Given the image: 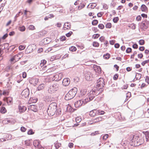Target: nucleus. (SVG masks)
<instances>
[{
    "mask_svg": "<svg viewBox=\"0 0 149 149\" xmlns=\"http://www.w3.org/2000/svg\"><path fill=\"white\" fill-rule=\"evenodd\" d=\"M57 108V105L56 103L53 102L50 104L47 111L48 114L50 116L54 115L56 112Z\"/></svg>",
    "mask_w": 149,
    "mask_h": 149,
    "instance_id": "f257e3e1",
    "label": "nucleus"
},
{
    "mask_svg": "<svg viewBox=\"0 0 149 149\" xmlns=\"http://www.w3.org/2000/svg\"><path fill=\"white\" fill-rule=\"evenodd\" d=\"M77 91V88L76 87H74L71 89L66 95L65 99L66 100H68L73 98L75 96Z\"/></svg>",
    "mask_w": 149,
    "mask_h": 149,
    "instance_id": "f03ea898",
    "label": "nucleus"
},
{
    "mask_svg": "<svg viewBox=\"0 0 149 149\" xmlns=\"http://www.w3.org/2000/svg\"><path fill=\"white\" fill-rule=\"evenodd\" d=\"M98 92L97 89H95V88L93 89L90 92L88 97L85 99V103H86L93 100L95 96L99 94L98 93Z\"/></svg>",
    "mask_w": 149,
    "mask_h": 149,
    "instance_id": "7ed1b4c3",
    "label": "nucleus"
},
{
    "mask_svg": "<svg viewBox=\"0 0 149 149\" xmlns=\"http://www.w3.org/2000/svg\"><path fill=\"white\" fill-rule=\"evenodd\" d=\"M104 79L103 78H100L97 80L96 87L95 88L97 91H102L104 89L105 85Z\"/></svg>",
    "mask_w": 149,
    "mask_h": 149,
    "instance_id": "20e7f679",
    "label": "nucleus"
},
{
    "mask_svg": "<svg viewBox=\"0 0 149 149\" xmlns=\"http://www.w3.org/2000/svg\"><path fill=\"white\" fill-rule=\"evenodd\" d=\"M59 88V85L57 83L54 84L49 88L48 90V91L50 93H54L58 90Z\"/></svg>",
    "mask_w": 149,
    "mask_h": 149,
    "instance_id": "39448f33",
    "label": "nucleus"
},
{
    "mask_svg": "<svg viewBox=\"0 0 149 149\" xmlns=\"http://www.w3.org/2000/svg\"><path fill=\"white\" fill-rule=\"evenodd\" d=\"M134 137V136L133 138ZM134 138L135 139H136V140H135L136 142V144L137 145V146L141 145L144 141V139L141 136L139 137L138 136H134Z\"/></svg>",
    "mask_w": 149,
    "mask_h": 149,
    "instance_id": "423d86ee",
    "label": "nucleus"
},
{
    "mask_svg": "<svg viewBox=\"0 0 149 149\" xmlns=\"http://www.w3.org/2000/svg\"><path fill=\"white\" fill-rule=\"evenodd\" d=\"M29 90L28 88H26L23 91L21 95L23 97L27 98L29 97Z\"/></svg>",
    "mask_w": 149,
    "mask_h": 149,
    "instance_id": "0eeeda50",
    "label": "nucleus"
},
{
    "mask_svg": "<svg viewBox=\"0 0 149 149\" xmlns=\"http://www.w3.org/2000/svg\"><path fill=\"white\" fill-rule=\"evenodd\" d=\"M38 81V79L36 78H32L29 79V82L31 84L35 86L37 85Z\"/></svg>",
    "mask_w": 149,
    "mask_h": 149,
    "instance_id": "6e6552de",
    "label": "nucleus"
},
{
    "mask_svg": "<svg viewBox=\"0 0 149 149\" xmlns=\"http://www.w3.org/2000/svg\"><path fill=\"white\" fill-rule=\"evenodd\" d=\"M138 136L137 135H134L133 134H131L130 136V140L131 142V143H133L131 144L133 146V145L134 146H137V145L136 144V142H135V138L133 137V136L134 137V136ZM136 139H135V140H136Z\"/></svg>",
    "mask_w": 149,
    "mask_h": 149,
    "instance_id": "1a4fd4ad",
    "label": "nucleus"
},
{
    "mask_svg": "<svg viewBox=\"0 0 149 149\" xmlns=\"http://www.w3.org/2000/svg\"><path fill=\"white\" fill-rule=\"evenodd\" d=\"M84 103V100H78L75 102L74 106L76 108L80 107Z\"/></svg>",
    "mask_w": 149,
    "mask_h": 149,
    "instance_id": "9d476101",
    "label": "nucleus"
},
{
    "mask_svg": "<svg viewBox=\"0 0 149 149\" xmlns=\"http://www.w3.org/2000/svg\"><path fill=\"white\" fill-rule=\"evenodd\" d=\"M85 78L86 80L89 81L91 80L93 77L91 73L90 72H86L85 74Z\"/></svg>",
    "mask_w": 149,
    "mask_h": 149,
    "instance_id": "9b49d317",
    "label": "nucleus"
},
{
    "mask_svg": "<svg viewBox=\"0 0 149 149\" xmlns=\"http://www.w3.org/2000/svg\"><path fill=\"white\" fill-rule=\"evenodd\" d=\"M70 83V80L68 78H65L63 79L62 82L63 85L65 86H68L69 84Z\"/></svg>",
    "mask_w": 149,
    "mask_h": 149,
    "instance_id": "f8f14e48",
    "label": "nucleus"
},
{
    "mask_svg": "<svg viewBox=\"0 0 149 149\" xmlns=\"http://www.w3.org/2000/svg\"><path fill=\"white\" fill-rule=\"evenodd\" d=\"M93 69L98 74L101 73V70L99 66L96 65H94L93 66Z\"/></svg>",
    "mask_w": 149,
    "mask_h": 149,
    "instance_id": "ddd939ff",
    "label": "nucleus"
},
{
    "mask_svg": "<svg viewBox=\"0 0 149 149\" xmlns=\"http://www.w3.org/2000/svg\"><path fill=\"white\" fill-rule=\"evenodd\" d=\"M28 109L34 112H36L37 111L36 106L34 105H31L29 106Z\"/></svg>",
    "mask_w": 149,
    "mask_h": 149,
    "instance_id": "4468645a",
    "label": "nucleus"
},
{
    "mask_svg": "<svg viewBox=\"0 0 149 149\" xmlns=\"http://www.w3.org/2000/svg\"><path fill=\"white\" fill-rule=\"evenodd\" d=\"M47 33V32L45 30H43L40 32L38 33V36L39 37H41L45 35Z\"/></svg>",
    "mask_w": 149,
    "mask_h": 149,
    "instance_id": "2eb2a0df",
    "label": "nucleus"
},
{
    "mask_svg": "<svg viewBox=\"0 0 149 149\" xmlns=\"http://www.w3.org/2000/svg\"><path fill=\"white\" fill-rule=\"evenodd\" d=\"M103 118L101 117H99L93 120V122L94 123H97L102 121Z\"/></svg>",
    "mask_w": 149,
    "mask_h": 149,
    "instance_id": "dca6fc26",
    "label": "nucleus"
},
{
    "mask_svg": "<svg viewBox=\"0 0 149 149\" xmlns=\"http://www.w3.org/2000/svg\"><path fill=\"white\" fill-rule=\"evenodd\" d=\"M19 111L20 113L24 112L26 110V108L24 106H19Z\"/></svg>",
    "mask_w": 149,
    "mask_h": 149,
    "instance_id": "f3484780",
    "label": "nucleus"
},
{
    "mask_svg": "<svg viewBox=\"0 0 149 149\" xmlns=\"http://www.w3.org/2000/svg\"><path fill=\"white\" fill-rule=\"evenodd\" d=\"M141 27L142 29L145 30L148 28V26L145 23H142Z\"/></svg>",
    "mask_w": 149,
    "mask_h": 149,
    "instance_id": "a211bd4d",
    "label": "nucleus"
},
{
    "mask_svg": "<svg viewBox=\"0 0 149 149\" xmlns=\"http://www.w3.org/2000/svg\"><path fill=\"white\" fill-rule=\"evenodd\" d=\"M64 26L65 28H66V26H67V27L66 28V29H70L71 28L70 23L68 22L65 23Z\"/></svg>",
    "mask_w": 149,
    "mask_h": 149,
    "instance_id": "6ab92c4d",
    "label": "nucleus"
},
{
    "mask_svg": "<svg viewBox=\"0 0 149 149\" xmlns=\"http://www.w3.org/2000/svg\"><path fill=\"white\" fill-rule=\"evenodd\" d=\"M54 80L56 81H58L61 80V77H59V75L58 74H56L54 76Z\"/></svg>",
    "mask_w": 149,
    "mask_h": 149,
    "instance_id": "aec40b11",
    "label": "nucleus"
},
{
    "mask_svg": "<svg viewBox=\"0 0 149 149\" xmlns=\"http://www.w3.org/2000/svg\"><path fill=\"white\" fill-rule=\"evenodd\" d=\"M40 143L39 141L38 140H35L33 142V144L35 147L37 148L40 145Z\"/></svg>",
    "mask_w": 149,
    "mask_h": 149,
    "instance_id": "412c9836",
    "label": "nucleus"
},
{
    "mask_svg": "<svg viewBox=\"0 0 149 149\" xmlns=\"http://www.w3.org/2000/svg\"><path fill=\"white\" fill-rule=\"evenodd\" d=\"M45 84H40L38 87L37 89L38 91L41 90L44 88L45 87Z\"/></svg>",
    "mask_w": 149,
    "mask_h": 149,
    "instance_id": "4be33fe9",
    "label": "nucleus"
},
{
    "mask_svg": "<svg viewBox=\"0 0 149 149\" xmlns=\"http://www.w3.org/2000/svg\"><path fill=\"white\" fill-rule=\"evenodd\" d=\"M128 26L132 29H135L136 28V25L134 23H132L129 24Z\"/></svg>",
    "mask_w": 149,
    "mask_h": 149,
    "instance_id": "5701e85b",
    "label": "nucleus"
},
{
    "mask_svg": "<svg viewBox=\"0 0 149 149\" xmlns=\"http://www.w3.org/2000/svg\"><path fill=\"white\" fill-rule=\"evenodd\" d=\"M29 101L32 103H35L37 102V100L35 97H31Z\"/></svg>",
    "mask_w": 149,
    "mask_h": 149,
    "instance_id": "b1692460",
    "label": "nucleus"
},
{
    "mask_svg": "<svg viewBox=\"0 0 149 149\" xmlns=\"http://www.w3.org/2000/svg\"><path fill=\"white\" fill-rule=\"evenodd\" d=\"M96 110H93L90 111L89 115L91 116H95L96 115V113L95 111H96Z\"/></svg>",
    "mask_w": 149,
    "mask_h": 149,
    "instance_id": "393cba45",
    "label": "nucleus"
},
{
    "mask_svg": "<svg viewBox=\"0 0 149 149\" xmlns=\"http://www.w3.org/2000/svg\"><path fill=\"white\" fill-rule=\"evenodd\" d=\"M145 136L146 141H149V132H147L146 133Z\"/></svg>",
    "mask_w": 149,
    "mask_h": 149,
    "instance_id": "a878e982",
    "label": "nucleus"
},
{
    "mask_svg": "<svg viewBox=\"0 0 149 149\" xmlns=\"http://www.w3.org/2000/svg\"><path fill=\"white\" fill-rule=\"evenodd\" d=\"M61 143H59L56 142L54 143V146L56 149H58L61 146Z\"/></svg>",
    "mask_w": 149,
    "mask_h": 149,
    "instance_id": "bb28decb",
    "label": "nucleus"
},
{
    "mask_svg": "<svg viewBox=\"0 0 149 149\" xmlns=\"http://www.w3.org/2000/svg\"><path fill=\"white\" fill-rule=\"evenodd\" d=\"M22 56L23 54L22 53H19L17 54L15 56V57L16 58V57H18L19 58V59L22 57Z\"/></svg>",
    "mask_w": 149,
    "mask_h": 149,
    "instance_id": "cd10ccee",
    "label": "nucleus"
},
{
    "mask_svg": "<svg viewBox=\"0 0 149 149\" xmlns=\"http://www.w3.org/2000/svg\"><path fill=\"white\" fill-rule=\"evenodd\" d=\"M135 77L136 79H140L141 77V74L140 73H136Z\"/></svg>",
    "mask_w": 149,
    "mask_h": 149,
    "instance_id": "c85d7f7f",
    "label": "nucleus"
},
{
    "mask_svg": "<svg viewBox=\"0 0 149 149\" xmlns=\"http://www.w3.org/2000/svg\"><path fill=\"white\" fill-rule=\"evenodd\" d=\"M85 4L84 3H81L80 5L78 7V9H81L83 8L85 6Z\"/></svg>",
    "mask_w": 149,
    "mask_h": 149,
    "instance_id": "c756f323",
    "label": "nucleus"
},
{
    "mask_svg": "<svg viewBox=\"0 0 149 149\" xmlns=\"http://www.w3.org/2000/svg\"><path fill=\"white\" fill-rule=\"evenodd\" d=\"M6 111V109L4 107H2L1 109L0 110V112L1 113H5Z\"/></svg>",
    "mask_w": 149,
    "mask_h": 149,
    "instance_id": "7c9ffc66",
    "label": "nucleus"
},
{
    "mask_svg": "<svg viewBox=\"0 0 149 149\" xmlns=\"http://www.w3.org/2000/svg\"><path fill=\"white\" fill-rule=\"evenodd\" d=\"M46 63V61L45 60H42L41 61L40 65L41 67L43 66Z\"/></svg>",
    "mask_w": 149,
    "mask_h": 149,
    "instance_id": "2f4dec72",
    "label": "nucleus"
},
{
    "mask_svg": "<svg viewBox=\"0 0 149 149\" xmlns=\"http://www.w3.org/2000/svg\"><path fill=\"white\" fill-rule=\"evenodd\" d=\"M96 6V5L95 3H94L93 4H91V5H90V4H89L87 6V7H90L92 9H94L95 8V7Z\"/></svg>",
    "mask_w": 149,
    "mask_h": 149,
    "instance_id": "473e14b6",
    "label": "nucleus"
},
{
    "mask_svg": "<svg viewBox=\"0 0 149 149\" xmlns=\"http://www.w3.org/2000/svg\"><path fill=\"white\" fill-rule=\"evenodd\" d=\"M93 45L94 47H97L99 46V44L97 42L94 41L93 42Z\"/></svg>",
    "mask_w": 149,
    "mask_h": 149,
    "instance_id": "72a5a7b5",
    "label": "nucleus"
},
{
    "mask_svg": "<svg viewBox=\"0 0 149 149\" xmlns=\"http://www.w3.org/2000/svg\"><path fill=\"white\" fill-rule=\"evenodd\" d=\"M69 50L70 51H71L72 52H74V51H75L77 49H76V48L75 47L72 46L70 47Z\"/></svg>",
    "mask_w": 149,
    "mask_h": 149,
    "instance_id": "f704fd0d",
    "label": "nucleus"
},
{
    "mask_svg": "<svg viewBox=\"0 0 149 149\" xmlns=\"http://www.w3.org/2000/svg\"><path fill=\"white\" fill-rule=\"evenodd\" d=\"M3 44L4 45V46L3 49H7V50H8L9 49V48L8 47L9 45V44L8 43H6Z\"/></svg>",
    "mask_w": 149,
    "mask_h": 149,
    "instance_id": "c9c22d12",
    "label": "nucleus"
},
{
    "mask_svg": "<svg viewBox=\"0 0 149 149\" xmlns=\"http://www.w3.org/2000/svg\"><path fill=\"white\" fill-rule=\"evenodd\" d=\"M98 23V21L96 19H94L92 22V24L93 25H96Z\"/></svg>",
    "mask_w": 149,
    "mask_h": 149,
    "instance_id": "e433bc0d",
    "label": "nucleus"
},
{
    "mask_svg": "<svg viewBox=\"0 0 149 149\" xmlns=\"http://www.w3.org/2000/svg\"><path fill=\"white\" fill-rule=\"evenodd\" d=\"M19 30L20 31H23L25 30V27L24 26L19 27Z\"/></svg>",
    "mask_w": 149,
    "mask_h": 149,
    "instance_id": "4c0bfd02",
    "label": "nucleus"
},
{
    "mask_svg": "<svg viewBox=\"0 0 149 149\" xmlns=\"http://www.w3.org/2000/svg\"><path fill=\"white\" fill-rule=\"evenodd\" d=\"M105 26L107 28H111V24L110 23H107L106 25Z\"/></svg>",
    "mask_w": 149,
    "mask_h": 149,
    "instance_id": "58836bf2",
    "label": "nucleus"
},
{
    "mask_svg": "<svg viewBox=\"0 0 149 149\" xmlns=\"http://www.w3.org/2000/svg\"><path fill=\"white\" fill-rule=\"evenodd\" d=\"M98 27L100 29H104V26L102 24H98Z\"/></svg>",
    "mask_w": 149,
    "mask_h": 149,
    "instance_id": "ea45409f",
    "label": "nucleus"
},
{
    "mask_svg": "<svg viewBox=\"0 0 149 149\" xmlns=\"http://www.w3.org/2000/svg\"><path fill=\"white\" fill-rule=\"evenodd\" d=\"M140 9H148V8L145 5L142 4L141 7Z\"/></svg>",
    "mask_w": 149,
    "mask_h": 149,
    "instance_id": "a19ab883",
    "label": "nucleus"
},
{
    "mask_svg": "<svg viewBox=\"0 0 149 149\" xmlns=\"http://www.w3.org/2000/svg\"><path fill=\"white\" fill-rule=\"evenodd\" d=\"M119 20V18L118 17H115L113 18V21L115 23H117Z\"/></svg>",
    "mask_w": 149,
    "mask_h": 149,
    "instance_id": "79ce46f5",
    "label": "nucleus"
},
{
    "mask_svg": "<svg viewBox=\"0 0 149 149\" xmlns=\"http://www.w3.org/2000/svg\"><path fill=\"white\" fill-rule=\"evenodd\" d=\"M34 132L32 129H30L27 132V134L29 135H31L34 134Z\"/></svg>",
    "mask_w": 149,
    "mask_h": 149,
    "instance_id": "37998d69",
    "label": "nucleus"
},
{
    "mask_svg": "<svg viewBox=\"0 0 149 149\" xmlns=\"http://www.w3.org/2000/svg\"><path fill=\"white\" fill-rule=\"evenodd\" d=\"M100 36V35L99 34H95L93 36V38L94 39L97 38Z\"/></svg>",
    "mask_w": 149,
    "mask_h": 149,
    "instance_id": "c03bdc74",
    "label": "nucleus"
},
{
    "mask_svg": "<svg viewBox=\"0 0 149 149\" xmlns=\"http://www.w3.org/2000/svg\"><path fill=\"white\" fill-rule=\"evenodd\" d=\"M58 59V58L57 57V56L54 55L52 56L50 59V60L51 61H53L54 60L56 59Z\"/></svg>",
    "mask_w": 149,
    "mask_h": 149,
    "instance_id": "a18cd8bd",
    "label": "nucleus"
},
{
    "mask_svg": "<svg viewBox=\"0 0 149 149\" xmlns=\"http://www.w3.org/2000/svg\"><path fill=\"white\" fill-rule=\"evenodd\" d=\"M103 57L105 59H108L110 57V55L108 54H107L105 55H104Z\"/></svg>",
    "mask_w": 149,
    "mask_h": 149,
    "instance_id": "49530a36",
    "label": "nucleus"
},
{
    "mask_svg": "<svg viewBox=\"0 0 149 149\" xmlns=\"http://www.w3.org/2000/svg\"><path fill=\"white\" fill-rule=\"evenodd\" d=\"M12 98L11 97H9L7 99V102L8 103L9 102L11 103L12 102Z\"/></svg>",
    "mask_w": 149,
    "mask_h": 149,
    "instance_id": "de8ad7c7",
    "label": "nucleus"
},
{
    "mask_svg": "<svg viewBox=\"0 0 149 149\" xmlns=\"http://www.w3.org/2000/svg\"><path fill=\"white\" fill-rule=\"evenodd\" d=\"M66 39V37L65 36H63L61 37L60 39L61 41H63L65 40Z\"/></svg>",
    "mask_w": 149,
    "mask_h": 149,
    "instance_id": "09e8293b",
    "label": "nucleus"
},
{
    "mask_svg": "<svg viewBox=\"0 0 149 149\" xmlns=\"http://www.w3.org/2000/svg\"><path fill=\"white\" fill-rule=\"evenodd\" d=\"M139 43L141 45H143L145 43L144 41L143 40H139Z\"/></svg>",
    "mask_w": 149,
    "mask_h": 149,
    "instance_id": "8fccbe9b",
    "label": "nucleus"
},
{
    "mask_svg": "<svg viewBox=\"0 0 149 149\" xmlns=\"http://www.w3.org/2000/svg\"><path fill=\"white\" fill-rule=\"evenodd\" d=\"M72 34V32L71 31H70L69 33L66 34V36L68 37H70L71 35Z\"/></svg>",
    "mask_w": 149,
    "mask_h": 149,
    "instance_id": "3c124183",
    "label": "nucleus"
},
{
    "mask_svg": "<svg viewBox=\"0 0 149 149\" xmlns=\"http://www.w3.org/2000/svg\"><path fill=\"white\" fill-rule=\"evenodd\" d=\"M118 75L117 74H115L113 77V79L115 80H116L118 78Z\"/></svg>",
    "mask_w": 149,
    "mask_h": 149,
    "instance_id": "603ef678",
    "label": "nucleus"
},
{
    "mask_svg": "<svg viewBox=\"0 0 149 149\" xmlns=\"http://www.w3.org/2000/svg\"><path fill=\"white\" fill-rule=\"evenodd\" d=\"M15 56H14L13 58H11L10 59V61H11V63H15V62H14L15 61Z\"/></svg>",
    "mask_w": 149,
    "mask_h": 149,
    "instance_id": "864d4df0",
    "label": "nucleus"
},
{
    "mask_svg": "<svg viewBox=\"0 0 149 149\" xmlns=\"http://www.w3.org/2000/svg\"><path fill=\"white\" fill-rule=\"evenodd\" d=\"M26 129L24 127H22L20 128V130L22 132H24L26 131Z\"/></svg>",
    "mask_w": 149,
    "mask_h": 149,
    "instance_id": "5fc2aeb1",
    "label": "nucleus"
},
{
    "mask_svg": "<svg viewBox=\"0 0 149 149\" xmlns=\"http://www.w3.org/2000/svg\"><path fill=\"white\" fill-rule=\"evenodd\" d=\"M132 51V49L131 48H127L126 50V52L127 53H129L130 52Z\"/></svg>",
    "mask_w": 149,
    "mask_h": 149,
    "instance_id": "6e6d98bb",
    "label": "nucleus"
},
{
    "mask_svg": "<svg viewBox=\"0 0 149 149\" xmlns=\"http://www.w3.org/2000/svg\"><path fill=\"white\" fill-rule=\"evenodd\" d=\"M108 137V135L107 134H105L103 136V140H106Z\"/></svg>",
    "mask_w": 149,
    "mask_h": 149,
    "instance_id": "4d7b16f0",
    "label": "nucleus"
},
{
    "mask_svg": "<svg viewBox=\"0 0 149 149\" xmlns=\"http://www.w3.org/2000/svg\"><path fill=\"white\" fill-rule=\"evenodd\" d=\"M25 48V47L22 45H20L19 47V49L20 50H24Z\"/></svg>",
    "mask_w": 149,
    "mask_h": 149,
    "instance_id": "13d9d810",
    "label": "nucleus"
},
{
    "mask_svg": "<svg viewBox=\"0 0 149 149\" xmlns=\"http://www.w3.org/2000/svg\"><path fill=\"white\" fill-rule=\"evenodd\" d=\"M99 133L98 131H96L95 132H94L91 133V135L92 136H94V135H95Z\"/></svg>",
    "mask_w": 149,
    "mask_h": 149,
    "instance_id": "bf43d9fd",
    "label": "nucleus"
},
{
    "mask_svg": "<svg viewBox=\"0 0 149 149\" xmlns=\"http://www.w3.org/2000/svg\"><path fill=\"white\" fill-rule=\"evenodd\" d=\"M29 28L31 30H33L35 29V27L33 25H30L29 26Z\"/></svg>",
    "mask_w": 149,
    "mask_h": 149,
    "instance_id": "052dcab7",
    "label": "nucleus"
},
{
    "mask_svg": "<svg viewBox=\"0 0 149 149\" xmlns=\"http://www.w3.org/2000/svg\"><path fill=\"white\" fill-rule=\"evenodd\" d=\"M145 81L148 84H149V77L146 76V77Z\"/></svg>",
    "mask_w": 149,
    "mask_h": 149,
    "instance_id": "680f3d73",
    "label": "nucleus"
},
{
    "mask_svg": "<svg viewBox=\"0 0 149 149\" xmlns=\"http://www.w3.org/2000/svg\"><path fill=\"white\" fill-rule=\"evenodd\" d=\"M141 17L140 15H139L137 16L136 18V19L138 21H140L141 20Z\"/></svg>",
    "mask_w": 149,
    "mask_h": 149,
    "instance_id": "e2e57ef3",
    "label": "nucleus"
},
{
    "mask_svg": "<svg viewBox=\"0 0 149 149\" xmlns=\"http://www.w3.org/2000/svg\"><path fill=\"white\" fill-rule=\"evenodd\" d=\"M76 121L77 123H79L81 121V119L79 117L77 118L76 119Z\"/></svg>",
    "mask_w": 149,
    "mask_h": 149,
    "instance_id": "0e129e2a",
    "label": "nucleus"
},
{
    "mask_svg": "<svg viewBox=\"0 0 149 149\" xmlns=\"http://www.w3.org/2000/svg\"><path fill=\"white\" fill-rule=\"evenodd\" d=\"M104 36H101L99 38L101 42H102L104 40Z\"/></svg>",
    "mask_w": 149,
    "mask_h": 149,
    "instance_id": "69168bd1",
    "label": "nucleus"
},
{
    "mask_svg": "<svg viewBox=\"0 0 149 149\" xmlns=\"http://www.w3.org/2000/svg\"><path fill=\"white\" fill-rule=\"evenodd\" d=\"M131 96V94L130 92H128L126 94V97L127 98H129Z\"/></svg>",
    "mask_w": 149,
    "mask_h": 149,
    "instance_id": "338daca9",
    "label": "nucleus"
},
{
    "mask_svg": "<svg viewBox=\"0 0 149 149\" xmlns=\"http://www.w3.org/2000/svg\"><path fill=\"white\" fill-rule=\"evenodd\" d=\"M145 49V47L143 46L140 47L139 48L140 51H143Z\"/></svg>",
    "mask_w": 149,
    "mask_h": 149,
    "instance_id": "774afa93",
    "label": "nucleus"
}]
</instances>
